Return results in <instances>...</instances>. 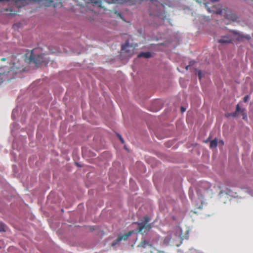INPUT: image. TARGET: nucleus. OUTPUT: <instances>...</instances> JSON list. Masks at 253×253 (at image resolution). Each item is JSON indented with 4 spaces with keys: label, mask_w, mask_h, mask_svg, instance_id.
<instances>
[{
    "label": "nucleus",
    "mask_w": 253,
    "mask_h": 253,
    "mask_svg": "<svg viewBox=\"0 0 253 253\" xmlns=\"http://www.w3.org/2000/svg\"><path fill=\"white\" fill-rule=\"evenodd\" d=\"M4 11H10V13H9V14H11V15H12V14H13V13H12V10L11 9H9L6 8V9H4ZM14 14H13V15H14Z\"/></svg>",
    "instance_id": "19"
},
{
    "label": "nucleus",
    "mask_w": 253,
    "mask_h": 253,
    "mask_svg": "<svg viewBox=\"0 0 253 253\" xmlns=\"http://www.w3.org/2000/svg\"><path fill=\"white\" fill-rule=\"evenodd\" d=\"M218 0H210V2L205 3L204 4L207 11L210 13L221 15L226 19L233 21H236L238 17L235 13L228 10V8H221V5L219 4H214L215 2Z\"/></svg>",
    "instance_id": "1"
},
{
    "label": "nucleus",
    "mask_w": 253,
    "mask_h": 253,
    "mask_svg": "<svg viewBox=\"0 0 253 253\" xmlns=\"http://www.w3.org/2000/svg\"><path fill=\"white\" fill-rule=\"evenodd\" d=\"M134 231L133 230L130 231L124 235L120 234L117 239L115 240L111 244V246L115 247L116 245H119L120 243L122 241H126L129 237H130Z\"/></svg>",
    "instance_id": "4"
},
{
    "label": "nucleus",
    "mask_w": 253,
    "mask_h": 253,
    "mask_svg": "<svg viewBox=\"0 0 253 253\" xmlns=\"http://www.w3.org/2000/svg\"><path fill=\"white\" fill-rule=\"evenodd\" d=\"M232 41V38L229 36H223L221 39L218 40V42L222 43H230Z\"/></svg>",
    "instance_id": "8"
},
{
    "label": "nucleus",
    "mask_w": 253,
    "mask_h": 253,
    "mask_svg": "<svg viewBox=\"0 0 253 253\" xmlns=\"http://www.w3.org/2000/svg\"><path fill=\"white\" fill-rule=\"evenodd\" d=\"M217 145V140L216 139H214L212 140L210 143V147L211 148H216Z\"/></svg>",
    "instance_id": "13"
},
{
    "label": "nucleus",
    "mask_w": 253,
    "mask_h": 253,
    "mask_svg": "<svg viewBox=\"0 0 253 253\" xmlns=\"http://www.w3.org/2000/svg\"><path fill=\"white\" fill-rule=\"evenodd\" d=\"M48 1L47 4L46 5H51L53 4V0H47Z\"/></svg>",
    "instance_id": "15"
},
{
    "label": "nucleus",
    "mask_w": 253,
    "mask_h": 253,
    "mask_svg": "<svg viewBox=\"0 0 253 253\" xmlns=\"http://www.w3.org/2000/svg\"><path fill=\"white\" fill-rule=\"evenodd\" d=\"M4 68H0V84L3 82V80L7 79V74L9 72L8 70L5 69Z\"/></svg>",
    "instance_id": "6"
},
{
    "label": "nucleus",
    "mask_w": 253,
    "mask_h": 253,
    "mask_svg": "<svg viewBox=\"0 0 253 253\" xmlns=\"http://www.w3.org/2000/svg\"><path fill=\"white\" fill-rule=\"evenodd\" d=\"M115 13L117 15V16L120 17L121 18H122V16L121 13L118 12L117 11H115Z\"/></svg>",
    "instance_id": "17"
},
{
    "label": "nucleus",
    "mask_w": 253,
    "mask_h": 253,
    "mask_svg": "<svg viewBox=\"0 0 253 253\" xmlns=\"http://www.w3.org/2000/svg\"><path fill=\"white\" fill-rule=\"evenodd\" d=\"M244 111H245L244 109H242L241 114H242V115L243 116V119L244 120H247V115L246 113H245Z\"/></svg>",
    "instance_id": "14"
},
{
    "label": "nucleus",
    "mask_w": 253,
    "mask_h": 253,
    "mask_svg": "<svg viewBox=\"0 0 253 253\" xmlns=\"http://www.w3.org/2000/svg\"><path fill=\"white\" fill-rule=\"evenodd\" d=\"M40 49L35 48L31 51L29 56L30 62H33L36 65H39L42 63L47 64L48 62V58L47 55L44 53L40 54Z\"/></svg>",
    "instance_id": "2"
},
{
    "label": "nucleus",
    "mask_w": 253,
    "mask_h": 253,
    "mask_svg": "<svg viewBox=\"0 0 253 253\" xmlns=\"http://www.w3.org/2000/svg\"><path fill=\"white\" fill-rule=\"evenodd\" d=\"M147 246L151 247H152V245L149 244V243L146 240L142 241L138 245V247L141 248H146Z\"/></svg>",
    "instance_id": "11"
},
{
    "label": "nucleus",
    "mask_w": 253,
    "mask_h": 253,
    "mask_svg": "<svg viewBox=\"0 0 253 253\" xmlns=\"http://www.w3.org/2000/svg\"><path fill=\"white\" fill-rule=\"evenodd\" d=\"M249 96L248 95H246V96L244 97V98H243L244 101L245 102H247V101H248V99H249Z\"/></svg>",
    "instance_id": "16"
},
{
    "label": "nucleus",
    "mask_w": 253,
    "mask_h": 253,
    "mask_svg": "<svg viewBox=\"0 0 253 253\" xmlns=\"http://www.w3.org/2000/svg\"><path fill=\"white\" fill-rule=\"evenodd\" d=\"M118 137H119V139H120V141H121V142H122V143H124V139H123V138L122 137V136H121L120 135H119V134H118Z\"/></svg>",
    "instance_id": "18"
},
{
    "label": "nucleus",
    "mask_w": 253,
    "mask_h": 253,
    "mask_svg": "<svg viewBox=\"0 0 253 253\" xmlns=\"http://www.w3.org/2000/svg\"><path fill=\"white\" fill-rule=\"evenodd\" d=\"M241 110H242V109L240 107L239 105L237 104V106H236V111H235V112H233V113H232L228 114L226 115V116L227 117H229V116H231V117H237L238 115V114L239 113H241Z\"/></svg>",
    "instance_id": "9"
},
{
    "label": "nucleus",
    "mask_w": 253,
    "mask_h": 253,
    "mask_svg": "<svg viewBox=\"0 0 253 253\" xmlns=\"http://www.w3.org/2000/svg\"><path fill=\"white\" fill-rule=\"evenodd\" d=\"M185 110H186V109L184 107H181V112L183 113V112H185Z\"/></svg>",
    "instance_id": "21"
},
{
    "label": "nucleus",
    "mask_w": 253,
    "mask_h": 253,
    "mask_svg": "<svg viewBox=\"0 0 253 253\" xmlns=\"http://www.w3.org/2000/svg\"><path fill=\"white\" fill-rule=\"evenodd\" d=\"M5 60H6V59L5 58H2L1 59V60H2V61H5Z\"/></svg>",
    "instance_id": "22"
},
{
    "label": "nucleus",
    "mask_w": 253,
    "mask_h": 253,
    "mask_svg": "<svg viewBox=\"0 0 253 253\" xmlns=\"http://www.w3.org/2000/svg\"><path fill=\"white\" fill-rule=\"evenodd\" d=\"M151 56V53L150 52H141L138 55V57H144L146 58H150Z\"/></svg>",
    "instance_id": "10"
},
{
    "label": "nucleus",
    "mask_w": 253,
    "mask_h": 253,
    "mask_svg": "<svg viewBox=\"0 0 253 253\" xmlns=\"http://www.w3.org/2000/svg\"><path fill=\"white\" fill-rule=\"evenodd\" d=\"M151 218L148 216H144L139 222H135L137 225V232L144 234L149 232L152 227L150 223Z\"/></svg>",
    "instance_id": "3"
},
{
    "label": "nucleus",
    "mask_w": 253,
    "mask_h": 253,
    "mask_svg": "<svg viewBox=\"0 0 253 253\" xmlns=\"http://www.w3.org/2000/svg\"><path fill=\"white\" fill-rule=\"evenodd\" d=\"M134 48L130 46L127 42L122 46V53H126L128 57H131L134 54Z\"/></svg>",
    "instance_id": "5"
},
{
    "label": "nucleus",
    "mask_w": 253,
    "mask_h": 253,
    "mask_svg": "<svg viewBox=\"0 0 253 253\" xmlns=\"http://www.w3.org/2000/svg\"><path fill=\"white\" fill-rule=\"evenodd\" d=\"M198 77H199V79H201V71H199L198 72Z\"/></svg>",
    "instance_id": "20"
},
{
    "label": "nucleus",
    "mask_w": 253,
    "mask_h": 253,
    "mask_svg": "<svg viewBox=\"0 0 253 253\" xmlns=\"http://www.w3.org/2000/svg\"><path fill=\"white\" fill-rule=\"evenodd\" d=\"M7 226L6 225L0 222V232H5L6 231Z\"/></svg>",
    "instance_id": "12"
},
{
    "label": "nucleus",
    "mask_w": 253,
    "mask_h": 253,
    "mask_svg": "<svg viewBox=\"0 0 253 253\" xmlns=\"http://www.w3.org/2000/svg\"><path fill=\"white\" fill-rule=\"evenodd\" d=\"M10 0H0V2L3 1H9ZM16 4L18 5L19 7L23 6L28 3V1L29 0H12Z\"/></svg>",
    "instance_id": "7"
}]
</instances>
